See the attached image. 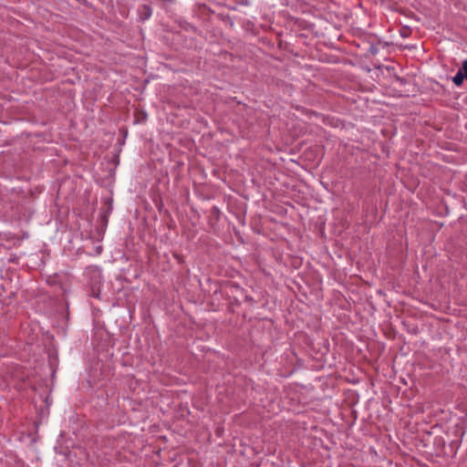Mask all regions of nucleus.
<instances>
[{"label": "nucleus", "mask_w": 467, "mask_h": 467, "mask_svg": "<svg viewBox=\"0 0 467 467\" xmlns=\"http://www.w3.org/2000/svg\"><path fill=\"white\" fill-rule=\"evenodd\" d=\"M139 13H140V18L142 20H146L150 17L152 12H151V9L150 6L143 5L139 7Z\"/></svg>", "instance_id": "f257e3e1"}, {"label": "nucleus", "mask_w": 467, "mask_h": 467, "mask_svg": "<svg viewBox=\"0 0 467 467\" xmlns=\"http://www.w3.org/2000/svg\"><path fill=\"white\" fill-rule=\"evenodd\" d=\"M465 78L462 70H459L456 75L452 78V81L456 86H460L462 84L463 79Z\"/></svg>", "instance_id": "f03ea898"}, {"label": "nucleus", "mask_w": 467, "mask_h": 467, "mask_svg": "<svg viewBox=\"0 0 467 467\" xmlns=\"http://www.w3.org/2000/svg\"><path fill=\"white\" fill-rule=\"evenodd\" d=\"M465 77V78L467 79V60H464L462 62V67L461 69Z\"/></svg>", "instance_id": "7ed1b4c3"}]
</instances>
